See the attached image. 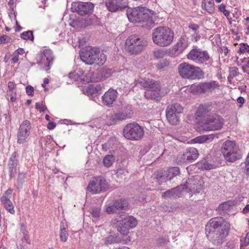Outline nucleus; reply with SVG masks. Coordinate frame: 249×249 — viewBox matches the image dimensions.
Returning a JSON list of instances; mask_svg holds the SVG:
<instances>
[{
  "mask_svg": "<svg viewBox=\"0 0 249 249\" xmlns=\"http://www.w3.org/2000/svg\"><path fill=\"white\" fill-rule=\"evenodd\" d=\"M221 217L212 218L206 226V234L210 240L215 245L222 244L223 239L227 236L229 227L228 224H222Z\"/></svg>",
  "mask_w": 249,
  "mask_h": 249,
  "instance_id": "nucleus-1",
  "label": "nucleus"
},
{
  "mask_svg": "<svg viewBox=\"0 0 249 249\" xmlns=\"http://www.w3.org/2000/svg\"><path fill=\"white\" fill-rule=\"evenodd\" d=\"M139 84L142 88L145 89L144 97L147 100L159 102L168 93V89L162 88L159 81L148 79L142 81Z\"/></svg>",
  "mask_w": 249,
  "mask_h": 249,
  "instance_id": "nucleus-2",
  "label": "nucleus"
},
{
  "mask_svg": "<svg viewBox=\"0 0 249 249\" xmlns=\"http://www.w3.org/2000/svg\"><path fill=\"white\" fill-rule=\"evenodd\" d=\"M174 37V32L166 26H160L152 31V40L160 47H164L170 45L173 42Z\"/></svg>",
  "mask_w": 249,
  "mask_h": 249,
  "instance_id": "nucleus-3",
  "label": "nucleus"
},
{
  "mask_svg": "<svg viewBox=\"0 0 249 249\" xmlns=\"http://www.w3.org/2000/svg\"><path fill=\"white\" fill-rule=\"evenodd\" d=\"M80 56L81 60L88 65H103L107 59L106 55L101 53L97 48H87L80 52Z\"/></svg>",
  "mask_w": 249,
  "mask_h": 249,
  "instance_id": "nucleus-4",
  "label": "nucleus"
},
{
  "mask_svg": "<svg viewBox=\"0 0 249 249\" xmlns=\"http://www.w3.org/2000/svg\"><path fill=\"white\" fill-rule=\"evenodd\" d=\"M147 46L146 41L136 35L129 36L125 40V50L131 54H138Z\"/></svg>",
  "mask_w": 249,
  "mask_h": 249,
  "instance_id": "nucleus-5",
  "label": "nucleus"
},
{
  "mask_svg": "<svg viewBox=\"0 0 249 249\" xmlns=\"http://www.w3.org/2000/svg\"><path fill=\"white\" fill-rule=\"evenodd\" d=\"M224 123L223 118L219 115L213 113L202 119L200 125L204 131H214L222 128Z\"/></svg>",
  "mask_w": 249,
  "mask_h": 249,
  "instance_id": "nucleus-6",
  "label": "nucleus"
},
{
  "mask_svg": "<svg viewBox=\"0 0 249 249\" xmlns=\"http://www.w3.org/2000/svg\"><path fill=\"white\" fill-rule=\"evenodd\" d=\"M180 75L185 78L189 79H200L203 76L201 69L187 63L180 64L178 68Z\"/></svg>",
  "mask_w": 249,
  "mask_h": 249,
  "instance_id": "nucleus-7",
  "label": "nucleus"
},
{
  "mask_svg": "<svg viewBox=\"0 0 249 249\" xmlns=\"http://www.w3.org/2000/svg\"><path fill=\"white\" fill-rule=\"evenodd\" d=\"M221 151L225 160L229 162H234L241 158L239 149L233 141H225L222 144Z\"/></svg>",
  "mask_w": 249,
  "mask_h": 249,
  "instance_id": "nucleus-8",
  "label": "nucleus"
},
{
  "mask_svg": "<svg viewBox=\"0 0 249 249\" xmlns=\"http://www.w3.org/2000/svg\"><path fill=\"white\" fill-rule=\"evenodd\" d=\"M126 15L129 21L131 22H143L149 18L148 10L142 7L133 9L128 8L126 11Z\"/></svg>",
  "mask_w": 249,
  "mask_h": 249,
  "instance_id": "nucleus-9",
  "label": "nucleus"
},
{
  "mask_svg": "<svg viewBox=\"0 0 249 249\" xmlns=\"http://www.w3.org/2000/svg\"><path fill=\"white\" fill-rule=\"evenodd\" d=\"M143 133V129L137 123L127 124L124 129V137L131 140H138L141 139Z\"/></svg>",
  "mask_w": 249,
  "mask_h": 249,
  "instance_id": "nucleus-10",
  "label": "nucleus"
},
{
  "mask_svg": "<svg viewBox=\"0 0 249 249\" xmlns=\"http://www.w3.org/2000/svg\"><path fill=\"white\" fill-rule=\"evenodd\" d=\"M183 107L178 104L168 106L166 109V117L168 122L172 124H177L179 122V115L182 112Z\"/></svg>",
  "mask_w": 249,
  "mask_h": 249,
  "instance_id": "nucleus-11",
  "label": "nucleus"
},
{
  "mask_svg": "<svg viewBox=\"0 0 249 249\" xmlns=\"http://www.w3.org/2000/svg\"><path fill=\"white\" fill-rule=\"evenodd\" d=\"M137 224V221L132 216H128L123 219L117 221L116 228L118 231L124 235H126L131 229L135 228Z\"/></svg>",
  "mask_w": 249,
  "mask_h": 249,
  "instance_id": "nucleus-12",
  "label": "nucleus"
},
{
  "mask_svg": "<svg viewBox=\"0 0 249 249\" xmlns=\"http://www.w3.org/2000/svg\"><path fill=\"white\" fill-rule=\"evenodd\" d=\"M108 188V184L102 177H94L89 184L87 189L92 194H97L106 191Z\"/></svg>",
  "mask_w": 249,
  "mask_h": 249,
  "instance_id": "nucleus-13",
  "label": "nucleus"
},
{
  "mask_svg": "<svg viewBox=\"0 0 249 249\" xmlns=\"http://www.w3.org/2000/svg\"><path fill=\"white\" fill-rule=\"evenodd\" d=\"M202 183L199 177H192L189 178L183 185H181V188L182 190L186 189L188 192L196 194L201 190Z\"/></svg>",
  "mask_w": 249,
  "mask_h": 249,
  "instance_id": "nucleus-14",
  "label": "nucleus"
},
{
  "mask_svg": "<svg viewBox=\"0 0 249 249\" xmlns=\"http://www.w3.org/2000/svg\"><path fill=\"white\" fill-rule=\"evenodd\" d=\"M133 115V111L130 105L122 107L119 111L109 117V120L115 124L122 120L131 118Z\"/></svg>",
  "mask_w": 249,
  "mask_h": 249,
  "instance_id": "nucleus-15",
  "label": "nucleus"
},
{
  "mask_svg": "<svg viewBox=\"0 0 249 249\" xmlns=\"http://www.w3.org/2000/svg\"><path fill=\"white\" fill-rule=\"evenodd\" d=\"M188 59L193 60L198 64H202L208 61L210 55L206 51H202L200 49H193L187 55Z\"/></svg>",
  "mask_w": 249,
  "mask_h": 249,
  "instance_id": "nucleus-16",
  "label": "nucleus"
},
{
  "mask_svg": "<svg viewBox=\"0 0 249 249\" xmlns=\"http://www.w3.org/2000/svg\"><path fill=\"white\" fill-rule=\"evenodd\" d=\"M93 7V4L91 2H74L71 4V9L72 12L83 16L91 13Z\"/></svg>",
  "mask_w": 249,
  "mask_h": 249,
  "instance_id": "nucleus-17",
  "label": "nucleus"
},
{
  "mask_svg": "<svg viewBox=\"0 0 249 249\" xmlns=\"http://www.w3.org/2000/svg\"><path fill=\"white\" fill-rule=\"evenodd\" d=\"M40 59L37 60V63L42 65V68L46 71L50 69V66L53 60V56L51 50H45L40 54Z\"/></svg>",
  "mask_w": 249,
  "mask_h": 249,
  "instance_id": "nucleus-18",
  "label": "nucleus"
},
{
  "mask_svg": "<svg viewBox=\"0 0 249 249\" xmlns=\"http://www.w3.org/2000/svg\"><path fill=\"white\" fill-rule=\"evenodd\" d=\"M31 124L29 121L25 120L20 124L18 132V142L21 144L26 141L30 134Z\"/></svg>",
  "mask_w": 249,
  "mask_h": 249,
  "instance_id": "nucleus-19",
  "label": "nucleus"
},
{
  "mask_svg": "<svg viewBox=\"0 0 249 249\" xmlns=\"http://www.w3.org/2000/svg\"><path fill=\"white\" fill-rule=\"evenodd\" d=\"M198 157V152L197 150L194 147H189L186 149L178 162L180 164L184 162L191 163L195 161Z\"/></svg>",
  "mask_w": 249,
  "mask_h": 249,
  "instance_id": "nucleus-20",
  "label": "nucleus"
},
{
  "mask_svg": "<svg viewBox=\"0 0 249 249\" xmlns=\"http://www.w3.org/2000/svg\"><path fill=\"white\" fill-rule=\"evenodd\" d=\"M128 205L127 201L125 199L117 200L112 204L107 207L106 212L108 214L120 213L126 210Z\"/></svg>",
  "mask_w": 249,
  "mask_h": 249,
  "instance_id": "nucleus-21",
  "label": "nucleus"
},
{
  "mask_svg": "<svg viewBox=\"0 0 249 249\" xmlns=\"http://www.w3.org/2000/svg\"><path fill=\"white\" fill-rule=\"evenodd\" d=\"M105 4L107 10L111 12L122 10L127 7L126 0H107Z\"/></svg>",
  "mask_w": 249,
  "mask_h": 249,
  "instance_id": "nucleus-22",
  "label": "nucleus"
},
{
  "mask_svg": "<svg viewBox=\"0 0 249 249\" xmlns=\"http://www.w3.org/2000/svg\"><path fill=\"white\" fill-rule=\"evenodd\" d=\"M188 46V40L186 37H181L178 42L171 50L172 55H178L182 53Z\"/></svg>",
  "mask_w": 249,
  "mask_h": 249,
  "instance_id": "nucleus-23",
  "label": "nucleus"
},
{
  "mask_svg": "<svg viewBox=\"0 0 249 249\" xmlns=\"http://www.w3.org/2000/svg\"><path fill=\"white\" fill-rule=\"evenodd\" d=\"M118 92L116 90L110 89L102 96L104 104L107 107H111L117 98Z\"/></svg>",
  "mask_w": 249,
  "mask_h": 249,
  "instance_id": "nucleus-24",
  "label": "nucleus"
},
{
  "mask_svg": "<svg viewBox=\"0 0 249 249\" xmlns=\"http://www.w3.org/2000/svg\"><path fill=\"white\" fill-rule=\"evenodd\" d=\"M102 89L103 86L100 84H91L85 88L84 91L88 96H96L101 94Z\"/></svg>",
  "mask_w": 249,
  "mask_h": 249,
  "instance_id": "nucleus-25",
  "label": "nucleus"
},
{
  "mask_svg": "<svg viewBox=\"0 0 249 249\" xmlns=\"http://www.w3.org/2000/svg\"><path fill=\"white\" fill-rule=\"evenodd\" d=\"M181 187L182 185H180L168 190L167 191L162 193L161 197L165 199L179 197L182 191L181 190V189H182Z\"/></svg>",
  "mask_w": 249,
  "mask_h": 249,
  "instance_id": "nucleus-26",
  "label": "nucleus"
},
{
  "mask_svg": "<svg viewBox=\"0 0 249 249\" xmlns=\"http://www.w3.org/2000/svg\"><path fill=\"white\" fill-rule=\"evenodd\" d=\"M179 174V168L178 167H173L165 171L164 174L161 176V178H163L165 181L170 180Z\"/></svg>",
  "mask_w": 249,
  "mask_h": 249,
  "instance_id": "nucleus-27",
  "label": "nucleus"
},
{
  "mask_svg": "<svg viewBox=\"0 0 249 249\" xmlns=\"http://www.w3.org/2000/svg\"><path fill=\"white\" fill-rule=\"evenodd\" d=\"M10 198V196L8 197L3 195L0 198V200L5 209L10 213L14 214L15 213L14 207Z\"/></svg>",
  "mask_w": 249,
  "mask_h": 249,
  "instance_id": "nucleus-28",
  "label": "nucleus"
},
{
  "mask_svg": "<svg viewBox=\"0 0 249 249\" xmlns=\"http://www.w3.org/2000/svg\"><path fill=\"white\" fill-rule=\"evenodd\" d=\"M212 109V106L210 105H200L196 112V116L198 117H202L203 119H206V116H209L208 114Z\"/></svg>",
  "mask_w": 249,
  "mask_h": 249,
  "instance_id": "nucleus-29",
  "label": "nucleus"
},
{
  "mask_svg": "<svg viewBox=\"0 0 249 249\" xmlns=\"http://www.w3.org/2000/svg\"><path fill=\"white\" fill-rule=\"evenodd\" d=\"M18 164V161L16 159L15 156H12L10 159L8 166V170L10 178L14 177L17 173V166Z\"/></svg>",
  "mask_w": 249,
  "mask_h": 249,
  "instance_id": "nucleus-30",
  "label": "nucleus"
},
{
  "mask_svg": "<svg viewBox=\"0 0 249 249\" xmlns=\"http://www.w3.org/2000/svg\"><path fill=\"white\" fill-rule=\"evenodd\" d=\"M83 74V71L80 68L77 69L74 71L70 72L68 75V78L71 80L70 83H73V81H76L78 79L80 81L84 80L82 78Z\"/></svg>",
  "mask_w": 249,
  "mask_h": 249,
  "instance_id": "nucleus-31",
  "label": "nucleus"
},
{
  "mask_svg": "<svg viewBox=\"0 0 249 249\" xmlns=\"http://www.w3.org/2000/svg\"><path fill=\"white\" fill-rule=\"evenodd\" d=\"M234 201L229 200L220 204L218 207L217 210L220 213H227L229 210L234 205Z\"/></svg>",
  "mask_w": 249,
  "mask_h": 249,
  "instance_id": "nucleus-32",
  "label": "nucleus"
},
{
  "mask_svg": "<svg viewBox=\"0 0 249 249\" xmlns=\"http://www.w3.org/2000/svg\"><path fill=\"white\" fill-rule=\"evenodd\" d=\"M203 93H206L209 91H212L215 89L219 87L218 83L215 81H212L210 82L202 83Z\"/></svg>",
  "mask_w": 249,
  "mask_h": 249,
  "instance_id": "nucleus-33",
  "label": "nucleus"
},
{
  "mask_svg": "<svg viewBox=\"0 0 249 249\" xmlns=\"http://www.w3.org/2000/svg\"><path fill=\"white\" fill-rule=\"evenodd\" d=\"M189 91L190 92L194 94L203 93L202 83H199L198 84H195L192 85L189 88Z\"/></svg>",
  "mask_w": 249,
  "mask_h": 249,
  "instance_id": "nucleus-34",
  "label": "nucleus"
},
{
  "mask_svg": "<svg viewBox=\"0 0 249 249\" xmlns=\"http://www.w3.org/2000/svg\"><path fill=\"white\" fill-rule=\"evenodd\" d=\"M188 27L194 32L193 36L196 38V41L199 39L200 38V36L199 35V26L196 24L190 23L188 25Z\"/></svg>",
  "mask_w": 249,
  "mask_h": 249,
  "instance_id": "nucleus-35",
  "label": "nucleus"
},
{
  "mask_svg": "<svg viewBox=\"0 0 249 249\" xmlns=\"http://www.w3.org/2000/svg\"><path fill=\"white\" fill-rule=\"evenodd\" d=\"M103 75L100 70H97L92 72L90 76V81L93 82H98L102 80Z\"/></svg>",
  "mask_w": 249,
  "mask_h": 249,
  "instance_id": "nucleus-36",
  "label": "nucleus"
},
{
  "mask_svg": "<svg viewBox=\"0 0 249 249\" xmlns=\"http://www.w3.org/2000/svg\"><path fill=\"white\" fill-rule=\"evenodd\" d=\"M68 233L65 229L64 224L61 223L60 229V238L62 242H66L68 236Z\"/></svg>",
  "mask_w": 249,
  "mask_h": 249,
  "instance_id": "nucleus-37",
  "label": "nucleus"
},
{
  "mask_svg": "<svg viewBox=\"0 0 249 249\" xmlns=\"http://www.w3.org/2000/svg\"><path fill=\"white\" fill-rule=\"evenodd\" d=\"M26 175L24 173H19L17 181V187L18 189L22 188V185L24 182V179Z\"/></svg>",
  "mask_w": 249,
  "mask_h": 249,
  "instance_id": "nucleus-38",
  "label": "nucleus"
},
{
  "mask_svg": "<svg viewBox=\"0 0 249 249\" xmlns=\"http://www.w3.org/2000/svg\"><path fill=\"white\" fill-rule=\"evenodd\" d=\"M198 166L199 168L203 170H210L214 168V165L205 160H202L198 163Z\"/></svg>",
  "mask_w": 249,
  "mask_h": 249,
  "instance_id": "nucleus-39",
  "label": "nucleus"
},
{
  "mask_svg": "<svg viewBox=\"0 0 249 249\" xmlns=\"http://www.w3.org/2000/svg\"><path fill=\"white\" fill-rule=\"evenodd\" d=\"M170 65V62L167 59H163L161 61L157 64L156 67L158 70L162 71L168 68Z\"/></svg>",
  "mask_w": 249,
  "mask_h": 249,
  "instance_id": "nucleus-40",
  "label": "nucleus"
},
{
  "mask_svg": "<svg viewBox=\"0 0 249 249\" xmlns=\"http://www.w3.org/2000/svg\"><path fill=\"white\" fill-rule=\"evenodd\" d=\"M213 3H202V6L208 13L213 14L214 11Z\"/></svg>",
  "mask_w": 249,
  "mask_h": 249,
  "instance_id": "nucleus-41",
  "label": "nucleus"
},
{
  "mask_svg": "<svg viewBox=\"0 0 249 249\" xmlns=\"http://www.w3.org/2000/svg\"><path fill=\"white\" fill-rule=\"evenodd\" d=\"M114 161V157L112 155H107L103 160V163L105 166L110 167L113 163Z\"/></svg>",
  "mask_w": 249,
  "mask_h": 249,
  "instance_id": "nucleus-42",
  "label": "nucleus"
},
{
  "mask_svg": "<svg viewBox=\"0 0 249 249\" xmlns=\"http://www.w3.org/2000/svg\"><path fill=\"white\" fill-rule=\"evenodd\" d=\"M20 37L21 38L24 40H34V36L32 31H28L27 32H24L21 34Z\"/></svg>",
  "mask_w": 249,
  "mask_h": 249,
  "instance_id": "nucleus-43",
  "label": "nucleus"
},
{
  "mask_svg": "<svg viewBox=\"0 0 249 249\" xmlns=\"http://www.w3.org/2000/svg\"><path fill=\"white\" fill-rule=\"evenodd\" d=\"M121 242V241H119L118 240H117L116 237H114L113 235H110L107 236L105 240V244L106 245H108L109 244H113L114 243H119V242Z\"/></svg>",
  "mask_w": 249,
  "mask_h": 249,
  "instance_id": "nucleus-44",
  "label": "nucleus"
},
{
  "mask_svg": "<svg viewBox=\"0 0 249 249\" xmlns=\"http://www.w3.org/2000/svg\"><path fill=\"white\" fill-rule=\"evenodd\" d=\"M153 53L154 57L156 59L163 58L165 54V53L162 49H156Z\"/></svg>",
  "mask_w": 249,
  "mask_h": 249,
  "instance_id": "nucleus-45",
  "label": "nucleus"
},
{
  "mask_svg": "<svg viewBox=\"0 0 249 249\" xmlns=\"http://www.w3.org/2000/svg\"><path fill=\"white\" fill-rule=\"evenodd\" d=\"M229 72L230 74L228 76V79L230 81V79H232L233 77L238 75V69L235 67H232L230 69Z\"/></svg>",
  "mask_w": 249,
  "mask_h": 249,
  "instance_id": "nucleus-46",
  "label": "nucleus"
},
{
  "mask_svg": "<svg viewBox=\"0 0 249 249\" xmlns=\"http://www.w3.org/2000/svg\"><path fill=\"white\" fill-rule=\"evenodd\" d=\"M101 208L100 207L93 208L91 210L90 213L92 217L98 218L100 216Z\"/></svg>",
  "mask_w": 249,
  "mask_h": 249,
  "instance_id": "nucleus-47",
  "label": "nucleus"
},
{
  "mask_svg": "<svg viewBox=\"0 0 249 249\" xmlns=\"http://www.w3.org/2000/svg\"><path fill=\"white\" fill-rule=\"evenodd\" d=\"M239 52L242 53H249V45L246 43H241L239 45Z\"/></svg>",
  "mask_w": 249,
  "mask_h": 249,
  "instance_id": "nucleus-48",
  "label": "nucleus"
},
{
  "mask_svg": "<svg viewBox=\"0 0 249 249\" xmlns=\"http://www.w3.org/2000/svg\"><path fill=\"white\" fill-rule=\"evenodd\" d=\"M240 249H244V247L249 245V232H248L244 238V240H241Z\"/></svg>",
  "mask_w": 249,
  "mask_h": 249,
  "instance_id": "nucleus-49",
  "label": "nucleus"
},
{
  "mask_svg": "<svg viewBox=\"0 0 249 249\" xmlns=\"http://www.w3.org/2000/svg\"><path fill=\"white\" fill-rule=\"evenodd\" d=\"M218 10L221 12H222L223 14L228 17L230 15V12L226 9V5L223 3L218 5Z\"/></svg>",
  "mask_w": 249,
  "mask_h": 249,
  "instance_id": "nucleus-50",
  "label": "nucleus"
},
{
  "mask_svg": "<svg viewBox=\"0 0 249 249\" xmlns=\"http://www.w3.org/2000/svg\"><path fill=\"white\" fill-rule=\"evenodd\" d=\"M11 38L7 35H3L0 37V44L10 42Z\"/></svg>",
  "mask_w": 249,
  "mask_h": 249,
  "instance_id": "nucleus-51",
  "label": "nucleus"
},
{
  "mask_svg": "<svg viewBox=\"0 0 249 249\" xmlns=\"http://www.w3.org/2000/svg\"><path fill=\"white\" fill-rule=\"evenodd\" d=\"M209 136L203 135L201 137H199L196 138L197 142L199 143H203L206 142L209 139Z\"/></svg>",
  "mask_w": 249,
  "mask_h": 249,
  "instance_id": "nucleus-52",
  "label": "nucleus"
},
{
  "mask_svg": "<svg viewBox=\"0 0 249 249\" xmlns=\"http://www.w3.org/2000/svg\"><path fill=\"white\" fill-rule=\"evenodd\" d=\"M36 109H40L41 111L45 112L47 110V108L42 104H40L39 103H36Z\"/></svg>",
  "mask_w": 249,
  "mask_h": 249,
  "instance_id": "nucleus-53",
  "label": "nucleus"
},
{
  "mask_svg": "<svg viewBox=\"0 0 249 249\" xmlns=\"http://www.w3.org/2000/svg\"><path fill=\"white\" fill-rule=\"evenodd\" d=\"M34 88L31 86H28L26 88V93L28 95L33 96L34 93Z\"/></svg>",
  "mask_w": 249,
  "mask_h": 249,
  "instance_id": "nucleus-54",
  "label": "nucleus"
},
{
  "mask_svg": "<svg viewBox=\"0 0 249 249\" xmlns=\"http://www.w3.org/2000/svg\"><path fill=\"white\" fill-rule=\"evenodd\" d=\"M19 55L15 52L12 55V61L13 63L15 64L18 63L19 59H18Z\"/></svg>",
  "mask_w": 249,
  "mask_h": 249,
  "instance_id": "nucleus-55",
  "label": "nucleus"
},
{
  "mask_svg": "<svg viewBox=\"0 0 249 249\" xmlns=\"http://www.w3.org/2000/svg\"><path fill=\"white\" fill-rule=\"evenodd\" d=\"M82 20H83V22L84 23V25L85 26H89L92 24V21L91 20V19L89 17H87V18H86L85 19H82Z\"/></svg>",
  "mask_w": 249,
  "mask_h": 249,
  "instance_id": "nucleus-56",
  "label": "nucleus"
},
{
  "mask_svg": "<svg viewBox=\"0 0 249 249\" xmlns=\"http://www.w3.org/2000/svg\"><path fill=\"white\" fill-rule=\"evenodd\" d=\"M56 126V124L53 122H50L47 125V128L49 130H52L54 129Z\"/></svg>",
  "mask_w": 249,
  "mask_h": 249,
  "instance_id": "nucleus-57",
  "label": "nucleus"
},
{
  "mask_svg": "<svg viewBox=\"0 0 249 249\" xmlns=\"http://www.w3.org/2000/svg\"><path fill=\"white\" fill-rule=\"evenodd\" d=\"M8 87L10 90H12L15 88V84L13 82H9L8 84Z\"/></svg>",
  "mask_w": 249,
  "mask_h": 249,
  "instance_id": "nucleus-58",
  "label": "nucleus"
},
{
  "mask_svg": "<svg viewBox=\"0 0 249 249\" xmlns=\"http://www.w3.org/2000/svg\"><path fill=\"white\" fill-rule=\"evenodd\" d=\"M15 52L18 55H19V54H20V55L23 54L24 53H25L24 50L22 48H18Z\"/></svg>",
  "mask_w": 249,
  "mask_h": 249,
  "instance_id": "nucleus-59",
  "label": "nucleus"
},
{
  "mask_svg": "<svg viewBox=\"0 0 249 249\" xmlns=\"http://www.w3.org/2000/svg\"><path fill=\"white\" fill-rule=\"evenodd\" d=\"M158 241H159V243L161 245L165 244L166 242V239H164L163 237L159 238Z\"/></svg>",
  "mask_w": 249,
  "mask_h": 249,
  "instance_id": "nucleus-60",
  "label": "nucleus"
},
{
  "mask_svg": "<svg viewBox=\"0 0 249 249\" xmlns=\"http://www.w3.org/2000/svg\"><path fill=\"white\" fill-rule=\"evenodd\" d=\"M237 101L238 103H240L241 104H243L245 102V99L242 97H239L237 98Z\"/></svg>",
  "mask_w": 249,
  "mask_h": 249,
  "instance_id": "nucleus-61",
  "label": "nucleus"
},
{
  "mask_svg": "<svg viewBox=\"0 0 249 249\" xmlns=\"http://www.w3.org/2000/svg\"><path fill=\"white\" fill-rule=\"evenodd\" d=\"M221 51L224 53L225 55H227V54L228 53V50L227 48L223 47V48H221Z\"/></svg>",
  "mask_w": 249,
  "mask_h": 249,
  "instance_id": "nucleus-62",
  "label": "nucleus"
},
{
  "mask_svg": "<svg viewBox=\"0 0 249 249\" xmlns=\"http://www.w3.org/2000/svg\"><path fill=\"white\" fill-rule=\"evenodd\" d=\"M12 192V190L11 189H8L7 190H6L5 192V193H4L3 195H5H5H8V196L9 195V196H9L11 197V195Z\"/></svg>",
  "mask_w": 249,
  "mask_h": 249,
  "instance_id": "nucleus-63",
  "label": "nucleus"
},
{
  "mask_svg": "<svg viewBox=\"0 0 249 249\" xmlns=\"http://www.w3.org/2000/svg\"><path fill=\"white\" fill-rule=\"evenodd\" d=\"M249 211V205H247L243 210V212L244 213H246Z\"/></svg>",
  "mask_w": 249,
  "mask_h": 249,
  "instance_id": "nucleus-64",
  "label": "nucleus"
}]
</instances>
